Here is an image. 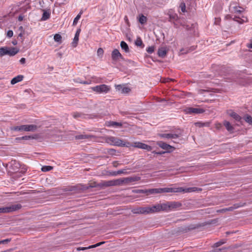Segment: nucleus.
Instances as JSON below:
<instances>
[{
  "label": "nucleus",
  "mask_w": 252,
  "mask_h": 252,
  "mask_svg": "<svg viewBox=\"0 0 252 252\" xmlns=\"http://www.w3.org/2000/svg\"><path fill=\"white\" fill-rule=\"evenodd\" d=\"M202 189L195 187L188 188H164L158 189H148V195L150 194H158L165 192H191L194 191H200Z\"/></svg>",
  "instance_id": "f257e3e1"
},
{
  "label": "nucleus",
  "mask_w": 252,
  "mask_h": 252,
  "mask_svg": "<svg viewBox=\"0 0 252 252\" xmlns=\"http://www.w3.org/2000/svg\"><path fill=\"white\" fill-rule=\"evenodd\" d=\"M18 52V49L15 47H2L0 48V56L2 57L5 55L13 56Z\"/></svg>",
  "instance_id": "f03ea898"
},
{
  "label": "nucleus",
  "mask_w": 252,
  "mask_h": 252,
  "mask_svg": "<svg viewBox=\"0 0 252 252\" xmlns=\"http://www.w3.org/2000/svg\"><path fill=\"white\" fill-rule=\"evenodd\" d=\"M37 126L35 125H26L20 126H15L12 127L11 129L18 131H34L36 130Z\"/></svg>",
  "instance_id": "7ed1b4c3"
},
{
  "label": "nucleus",
  "mask_w": 252,
  "mask_h": 252,
  "mask_svg": "<svg viewBox=\"0 0 252 252\" xmlns=\"http://www.w3.org/2000/svg\"><path fill=\"white\" fill-rule=\"evenodd\" d=\"M22 206L20 204L11 205L9 206L0 208V213H7L12 212L21 209Z\"/></svg>",
  "instance_id": "20e7f679"
},
{
  "label": "nucleus",
  "mask_w": 252,
  "mask_h": 252,
  "mask_svg": "<svg viewBox=\"0 0 252 252\" xmlns=\"http://www.w3.org/2000/svg\"><path fill=\"white\" fill-rule=\"evenodd\" d=\"M92 90L98 94H106L110 90V87L105 84L97 85L92 88Z\"/></svg>",
  "instance_id": "39448f33"
},
{
  "label": "nucleus",
  "mask_w": 252,
  "mask_h": 252,
  "mask_svg": "<svg viewBox=\"0 0 252 252\" xmlns=\"http://www.w3.org/2000/svg\"><path fill=\"white\" fill-rule=\"evenodd\" d=\"M123 185V181L122 179H119L116 180H113L107 181H103L102 186H105V187H110V186H121Z\"/></svg>",
  "instance_id": "423d86ee"
},
{
  "label": "nucleus",
  "mask_w": 252,
  "mask_h": 252,
  "mask_svg": "<svg viewBox=\"0 0 252 252\" xmlns=\"http://www.w3.org/2000/svg\"><path fill=\"white\" fill-rule=\"evenodd\" d=\"M106 141L110 145L114 146H120L123 145L122 140L121 139L113 136L106 138Z\"/></svg>",
  "instance_id": "0eeeda50"
},
{
  "label": "nucleus",
  "mask_w": 252,
  "mask_h": 252,
  "mask_svg": "<svg viewBox=\"0 0 252 252\" xmlns=\"http://www.w3.org/2000/svg\"><path fill=\"white\" fill-rule=\"evenodd\" d=\"M184 111L188 114H198L203 113L205 110L201 108L187 107L185 109Z\"/></svg>",
  "instance_id": "6e6552de"
},
{
  "label": "nucleus",
  "mask_w": 252,
  "mask_h": 252,
  "mask_svg": "<svg viewBox=\"0 0 252 252\" xmlns=\"http://www.w3.org/2000/svg\"><path fill=\"white\" fill-rule=\"evenodd\" d=\"M132 147L146 150L148 151H151L152 150V147L151 146L140 142H134L133 143Z\"/></svg>",
  "instance_id": "1a4fd4ad"
},
{
  "label": "nucleus",
  "mask_w": 252,
  "mask_h": 252,
  "mask_svg": "<svg viewBox=\"0 0 252 252\" xmlns=\"http://www.w3.org/2000/svg\"><path fill=\"white\" fill-rule=\"evenodd\" d=\"M159 136L161 138L166 139H176L179 138L181 134L180 133H161L159 134Z\"/></svg>",
  "instance_id": "9d476101"
},
{
  "label": "nucleus",
  "mask_w": 252,
  "mask_h": 252,
  "mask_svg": "<svg viewBox=\"0 0 252 252\" xmlns=\"http://www.w3.org/2000/svg\"><path fill=\"white\" fill-rule=\"evenodd\" d=\"M111 57L114 62H117L119 59H123L122 54L118 50L114 49L111 54Z\"/></svg>",
  "instance_id": "9b49d317"
},
{
  "label": "nucleus",
  "mask_w": 252,
  "mask_h": 252,
  "mask_svg": "<svg viewBox=\"0 0 252 252\" xmlns=\"http://www.w3.org/2000/svg\"><path fill=\"white\" fill-rule=\"evenodd\" d=\"M157 145L161 148L167 150L168 152L172 151V150L174 149L173 147L162 141L158 142Z\"/></svg>",
  "instance_id": "f8f14e48"
},
{
  "label": "nucleus",
  "mask_w": 252,
  "mask_h": 252,
  "mask_svg": "<svg viewBox=\"0 0 252 252\" xmlns=\"http://www.w3.org/2000/svg\"><path fill=\"white\" fill-rule=\"evenodd\" d=\"M103 182L100 183L99 184H97L95 182H93L88 184L87 185L83 186V189H88L90 188H95V187H105V186H102Z\"/></svg>",
  "instance_id": "ddd939ff"
},
{
  "label": "nucleus",
  "mask_w": 252,
  "mask_h": 252,
  "mask_svg": "<svg viewBox=\"0 0 252 252\" xmlns=\"http://www.w3.org/2000/svg\"><path fill=\"white\" fill-rule=\"evenodd\" d=\"M132 212L134 214H149V208H148V207H139L138 208L133 209L132 210Z\"/></svg>",
  "instance_id": "4468645a"
},
{
  "label": "nucleus",
  "mask_w": 252,
  "mask_h": 252,
  "mask_svg": "<svg viewBox=\"0 0 252 252\" xmlns=\"http://www.w3.org/2000/svg\"><path fill=\"white\" fill-rule=\"evenodd\" d=\"M227 113L229 116L233 118L236 121L241 122L242 117L236 113L234 112L233 110H229L227 111Z\"/></svg>",
  "instance_id": "2eb2a0df"
},
{
  "label": "nucleus",
  "mask_w": 252,
  "mask_h": 252,
  "mask_svg": "<svg viewBox=\"0 0 252 252\" xmlns=\"http://www.w3.org/2000/svg\"><path fill=\"white\" fill-rule=\"evenodd\" d=\"M170 211L181 207L182 204L180 202L169 201Z\"/></svg>",
  "instance_id": "dca6fc26"
},
{
  "label": "nucleus",
  "mask_w": 252,
  "mask_h": 252,
  "mask_svg": "<svg viewBox=\"0 0 252 252\" xmlns=\"http://www.w3.org/2000/svg\"><path fill=\"white\" fill-rule=\"evenodd\" d=\"M148 208H149V214L154 213L158 212L161 211L159 204L155 205L152 207H148Z\"/></svg>",
  "instance_id": "f3484780"
},
{
  "label": "nucleus",
  "mask_w": 252,
  "mask_h": 252,
  "mask_svg": "<svg viewBox=\"0 0 252 252\" xmlns=\"http://www.w3.org/2000/svg\"><path fill=\"white\" fill-rule=\"evenodd\" d=\"M104 243H105L104 242H101L96 243V244L90 246H89L88 247H79V248H77V250L78 251H84V250H87V249H89L96 248L97 247H98V246L101 245L102 244H104Z\"/></svg>",
  "instance_id": "a211bd4d"
},
{
  "label": "nucleus",
  "mask_w": 252,
  "mask_h": 252,
  "mask_svg": "<svg viewBox=\"0 0 252 252\" xmlns=\"http://www.w3.org/2000/svg\"><path fill=\"white\" fill-rule=\"evenodd\" d=\"M116 89L123 94H126L130 92V89L128 87H124L119 85L116 86Z\"/></svg>",
  "instance_id": "6ab92c4d"
},
{
  "label": "nucleus",
  "mask_w": 252,
  "mask_h": 252,
  "mask_svg": "<svg viewBox=\"0 0 252 252\" xmlns=\"http://www.w3.org/2000/svg\"><path fill=\"white\" fill-rule=\"evenodd\" d=\"M245 205V203H236L234 204L233 206L226 208V210H227V211H232L235 209H236L239 207H241L244 206Z\"/></svg>",
  "instance_id": "aec40b11"
},
{
  "label": "nucleus",
  "mask_w": 252,
  "mask_h": 252,
  "mask_svg": "<svg viewBox=\"0 0 252 252\" xmlns=\"http://www.w3.org/2000/svg\"><path fill=\"white\" fill-rule=\"evenodd\" d=\"M23 78H24V76L23 75H18L16 77L13 78L11 80V84L12 85H14L17 83H18V82L22 81Z\"/></svg>",
  "instance_id": "412c9836"
},
{
  "label": "nucleus",
  "mask_w": 252,
  "mask_h": 252,
  "mask_svg": "<svg viewBox=\"0 0 252 252\" xmlns=\"http://www.w3.org/2000/svg\"><path fill=\"white\" fill-rule=\"evenodd\" d=\"M167 53V50L164 47H160L158 50V55L161 58L164 57Z\"/></svg>",
  "instance_id": "4be33fe9"
},
{
  "label": "nucleus",
  "mask_w": 252,
  "mask_h": 252,
  "mask_svg": "<svg viewBox=\"0 0 252 252\" xmlns=\"http://www.w3.org/2000/svg\"><path fill=\"white\" fill-rule=\"evenodd\" d=\"M122 124L121 123L113 122V121H109L107 122V126H108L111 127H121L122 126Z\"/></svg>",
  "instance_id": "5701e85b"
},
{
  "label": "nucleus",
  "mask_w": 252,
  "mask_h": 252,
  "mask_svg": "<svg viewBox=\"0 0 252 252\" xmlns=\"http://www.w3.org/2000/svg\"><path fill=\"white\" fill-rule=\"evenodd\" d=\"M160 207V211H169V202H167L165 203L159 204Z\"/></svg>",
  "instance_id": "b1692460"
},
{
  "label": "nucleus",
  "mask_w": 252,
  "mask_h": 252,
  "mask_svg": "<svg viewBox=\"0 0 252 252\" xmlns=\"http://www.w3.org/2000/svg\"><path fill=\"white\" fill-rule=\"evenodd\" d=\"M122 179V181H123V185L137 181L136 178L134 177H127Z\"/></svg>",
  "instance_id": "393cba45"
},
{
  "label": "nucleus",
  "mask_w": 252,
  "mask_h": 252,
  "mask_svg": "<svg viewBox=\"0 0 252 252\" xmlns=\"http://www.w3.org/2000/svg\"><path fill=\"white\" fill-rule=\"evenodd\" d=\"M93 136L92 135L88 134H80L75 136V138L76 139H89L93 137Z\"/></svg>",
  "instance_id": "a878e982"
},
{
  "label": "nucleus",
  "mask_w": 252,
  "mask_h": 252,
  "mask_svg": "<svg viewBox=\"0 0 252 252\" xmlns=\"http://www.w3.org/2000/svg\"><path fill=\"white\" fill-rule=\"evenodd\" d=\"M80 32V30H77L76 32V34L75 35V36L74 37L72 44L74 47L76 46L78 41L79 40V35Z\"/></svg>",
  "instance_id": "bb28decb"
},
{
  "label": "nucleus",
  "mask_w": 252,
  "mask_h": 252,
  "mask_svg": "<svg viewBox=\"0 0 252 252\" xmlns=\"http://www.w3.org/2000/svg\"><path fill=\"white\" fill-rule=\"evenodd\" d=\"M120 46L121 48L123 50H124L126 53L129 52V49L127 43L126 42L124 41H121L120 43Z\"/></svg>",
  "instance_id": "cd10ccee"
},
{
  "label": "nucleus",
  "mask_w": 252,
  "mask_h": 252,
  "mask_svg": "<svg viewBox=\"0 0 252 252\" xmlns=\"http://www.w3.org/2000/svg\"><path fill=\"white\" fill-rule=\"evenodd\" d=\"M223 125L228 131L231 132L233 131L234 128L229 122L225 121L223 123Z\"/></svg>",
  "instance_id": "c85d7f7f"
},
{
  "label": "nucleus",
  "mask_w": 252,
  "mask_h": 252,
  "mask_svg": "<svg viewBox=\"0 0 252 252\" xmlns=\"http://www.w3.org/2000/svg\"><path fill=\"white\" fill-rule=\"evenodd\" d=\"M50 16V13L49 12H48L47 11H44L41 20L42 21H46L48 20Z\"/></svg>",
  "instance_id": "c756f323"
},
{
  "label": "nucleus",
  "mask_w": 252,
  "mask_h": 252,
  "mask_svg": "<svg viewBox=\"0 0 252 252\" xmlns=\"http://www.w3.org/2000/svg\"><path fill=\"white\" fill-rule=\"evenodd\" d=\"M138 21H139V22L140 23H141V24H144L146 23V22L147 21V18L144 15L141 14L139 15V18Z\"/></svg>",
  "instance_id": "7c9ffc66"
},
{
  "label": "nucleus",
  "mask_w": 252,
  "mask_h": 252,
  "mask_svg": "<svg viewBox=\"0 0 252 252\" xmlns=\"http://www.w3.org/2000/svg\"><path fill=\"white\" fill-rule=\"evenodd\" d=\"M170 21H177L178 19V15L175 13L169 14Z\"/></svg>",
  "instance_id": "2f4dec72"
},
{
  "label": "nucleus",
  "mask_w": 252,
  "mask_h": 252,
  "mask_svg": "<svg viewBox=\"0 0 252 252\" xmlns=\"http://www.w3.org/2000/svg\"><path fill=\"white\" fill-rule=\"evenodd\" d=\"M133 192L136 193H145L148 195V189H135L133 190Z\"/></svg>",
  "instance_id": "473e14b6"
},
{
  "label": "nucleus",
  "mask_w": 252,
  "mask_h": 252,
  "mask_svg": "<svg viewBox=\"0 0 252 252\" xmlns=\"http://www.w3.org/2000/svg\"><path fill=\"white\" fill-rule=\"evenodd\" d=\"M62 38L61 35L59 34H56L54 36V40L58 42H61Z\"/></svg>",
  "instance_id": "72a5a7b5"
},
{
  "label": "nucleus",
  "mask_w": 252,
  "mask_h": 252,
  "mask_svg": "<svg viewBox=\"0 0 252 252\" xmlns=\"http://www.w3.org/2000/svg\"><path fill=\"white\" fill-rule=\"evenodd\" d=\"M53 167L51 166H44L41 168V170L43 172H47L51 170Z\"/></svg>",
  "instance_id": "f704fd0d"
},
{
  "label": "nucleus",
  "mask_w": 252,
  "mask_h": 252,
  "mask_svg": "<svg viewBox=\"0 0 252 252\" xmlns=\"http://www.w3.org/2000/svg\"><path fill=\"white\" fill-rule=\"evenodd\" d=\"M104 51L102 48H99L97 51V55L99 58H101L103 57Z\"/></svg>",
  "instance_id": "c9c22d12"
},
{
  "label": "nucleus",
  "mask_w": 252,
  "mask_h": 252,
  "mask_svg": "<svg viewBox=\"0 0 252 252\" xmlns=\"http://www.w3.org/2000/svg\"><path fill=\"white\" fill-rule=\"evenodd\" d=\"M245 120L250 125H252V117L249 115H247L245 117Z\"/></svg>",
  "instance_id": "e433bc0d"
},
{
  "label": "nucleus",
  "mask_w": 252,
  "mask_h": 252,
  "mask_svg": "<svg viewBox=\"0 0 252 252\" xmlns=\"http://www.w3.org/2000/svg\"><path fill=\"white\" fill-rule=\"evenodd\" d=\"M75 81L76 82H78L81 84H90L91 83L90 81H81L79 78H77L75 80Z\"/></svg>",
  "instance_id": "4c0bfd02"
},
{
  "label": "nucleus",
  "mask_w": 252,
  "mask_h": 252,
  "mask_svg": "<svg viewBox=\"0 0 252 252\" xmlns=\"http://www.w3.org/2000/svg\"><path fill=\"white\" fill-rule=\"evenodd\" d=\"M234 20L240 24H242L245 22L244 19H240L239 17L237 16H235L234 18Z\"/></svg>",
  "instance_id": "58836bf2"
},
{
  "label": "nucleus",
  "mask_w": 252,
  "mask_h": 252,
  "mask_svg": "<svg viewBox=\"0 0 252 252\" xmlns=\"http://www.w3.org/2000/svg\"><path fill=\"white\" fill-rule=\"evenodd\" d=\"M225 243V241H223V240H221V241H220L217 243H216L215 244H214V247H219L221 245H222V244H224Z\"/></svg>",
  "instance_id": "ea45409f"
},
{
  "label": "nucleus",
  "mask_w": 252,
  "mask_h": 252,
  "mask_svg": "<svg viewBox=\"0 0 252 252\" xmlns=\"http://www.w3.org/2000/svg\"><path fill=\"white\" fill-rule=\"evenodd\" d=\"M122 145L120 146V147H132V144H131V143H129V142H127V143H125L124 142V141L122 140Z\"/></svg>",
  "instance_id": "a19ab883"
},
{
  "label": "nucleus",
  "mask_w": 252,
  "mask_h": 252,
  "mask_svg": "<svg viewBox=\"0 0 252 252\" xmlns=\"http://www.w3.org/2000/svg\"><path fill=\"white\" fill-rule=\"evenodd\" d=\"M142 41L140 38L137 39V40L135 41L136 45H137V46H141L142 45Z\"/></svg>",
  "instance_id": "79ce46f5"
},
{
  "label": "nucleus",
  "mask_w": 252,
  "mask_h": 252,
  "mask_svg": "<svg viewBox=\"0 0 252 252\" xmlns=\"http://www.w3.org/2000/svg\"><path fill=\"white\" fill-rule=\"evenodd\" d=\"M80 17H81L80 16V15H77V16L74 18L73 22V26H75L77 24L78 21L80 19Z\"/></svg>",
  "instance_id": "37998d69"
},
{
  "label": "nucleus",
  "mask_w": 252,
  "mask_h": 252,
  "mask_svg": "<svg viewBox=\"0 0 252 252\" xmlns=\"http://www.w3.org/2000/svg\"><path fill=\"white\" fill-rule=\"evenodd\" d=\"M180 7L182 12H185L186 11V5L185 3H181Z\"/></svg>",
  "instance_id": "c03bdc74"
},
{
  "label": "nucleus",
  "mask_w": 252,
  "mask_h": 252,
  "mask_svg": "<svg viewBox=\"0 0 252 252\" xmlns=\"http://www.w3.org/2000/svg\"><path fill=\"white\" fill-rule=\"evenodd\" d=\"M234 13H235L236 14H240L242 11V10L241 9L240 7H235L234 8Z\"/></svg>",
  "instance_id": "a18cd8bd"
},
{
  "label": "nucleus",
  "mask_w": 252,
  "mask_h": 252,
  "mask_svg": "<svg viewBox=\"0 0 252 252\" xmlns=\"http://www.w3.org/2000/svg\"><path fill=\"white\" fill-rule=\"evenodd\" d=\"M32 138L33 137L31 136H24L22 137L18 138L17 139L27 140H29Z\"/></svg>",
  "instance_id": "49530a36"
},
{
  "label": "nucleus",
  "mask_w": 252,
  "mask_h": 252,
  "mask_svg": "<svg viewBox=\"0 0 252 252\" xmlns=\"http://www.w3.org/2000/svg\"><path fill=\"white\" fill-rule=\"evenodd\" d=\"M13 32L12 30H8L7 31L6 36L10 38L13 36Z\"/></svg>",
  "instance_id": "de8ad7c7"
},
{
  "label": "nucleus",
  "mask_w": 252,
  "mask_h": 252,
  "mask_svg": "<svg viewBox=\"0 0 252 252\" xmlns=\"http://www.w3.org/2000/svg\"><path fill=\"white\" fill-rule=\"evenodd\" d=\"M72 115L74 118H78L81 117L82 116V115L80 113H78V112L73 113L72 114Z\"/></svg>",
  "instance_id": "09e8293b"
},
{
  "label": "nucleus",
  "mask_w": 252,
  "mask_h": 252,
  "mask_svg": "<svg viewBox=\"0 0 252 252\" xmlns=\"http://www.w3.org/2000/svg\"><path fill=\"white\" fill-rule=\"evenodd\" d=\"M195 125L196 126H198V127H203L204 126H205V124L204 123H201V122H197V123H195Z\"/></svg>",
  "instance_id": "8fccbe9b"
},
{
  "label": "nucleus",
  "mask_w": 252,
  "mask_h": 252,
  "mask_svg": "<svg viewBox=\"0 0 252 252\" xmlns=\"http://www.w3.org/2000/svg\"><path fill=\"white\" fill-rule=\"evenodd\" d=\"M125 170H118L116 173H114L112 175H118V174H123V173H125Z\"/></svg>",
  "instance_id": "3c124183"
},
{
  "label": "nucleus",
  "mask_w": 252,
  "mask_h": 252,
  "mask_svg": "<svg viewBox=\"0 0 252 252\" xmlns=\"http://www.w3.org/2000/svg\"><path fill=\"white\" fill-rule=\"evenodd\" d=\"M226 211H227V210H226V208H223V209H220V210H219L217 211V212H219V213H225L226 212Z\"/></svg>",
  "instance_id": "603ef678"
},
{
  "label": "nucleus",
  "mask_w": 252,
  "mask_h": 252,
  "mask_svg": "<svg viewBox=\"0 0 252 252\" xmlns=\"http://www.w3.org/2000/svg\"><path fill=\"white\" fill-rule=\"evenodd\" d=\"M148 53H152L154 52V48L153 47H149L147 50Z\"/></svg>",
  "instance_id": "864d4df0"
},
{
  "label": "nucleus",
  "mask_w": 252,
  "mask_h": 252,
  "mask_svg": "<svg viewBox=\"0 0 252 252\" xmlns=\"http://www.w3.org/2000/svg\"><path fill=\"white\" fill-rule=\"evenodd\" d=\"M26 62V59L24 58H22L20 60V63L21 64H24Z\"/></svg>",
  "instance_id": "5fc2aeb1"
},
{
  "label": "nucleus",
  "mask_w": 252,
  "mask_h": 252,
  "mask_svg": "<svg viewBox=\"0 0 252 252\" xmlns=\"http://www.w3.org/2000/svg\"><path fill=\"white\" fill-rule=\"evenodd\" d=\"M10 239H5V240H1V242H2V244H5V243H8V242H10Z\"/></svg>",
  "instance_id": "6e6d98bb"
},
{
  "label": "nucleus",
  "mask_w": 252,
  "mask_h": 252,
  "mask_svg": "<svg viewBox=\"0 0 252 252\" xmlns=\"http://www.w3.org/2000/svg\"><path fill=\"white\" fill-rule=\"evenodd\" d=\"M11 165H12V164H15V165H16V166L17 168H18V166H17V165H18V163H17V162H16V161H15V160H14V161H12V162H11Z\"/></svg>",
  "instance_id": "4d7b16f0"
},
{
  "label": "nucleus",
  "mask_w": 252,
  "mask_h": 252,
  "mask_svg": "<svg viewBox=\"0 0 252 252\" xmlns=\"http://www.w3.org/2000/svg\"><path fill=\"white\" fill-rule=\"evenodd\" d=\"M153 153H155V154H159V155H161L162 154H163L165 153V152H153Z\"/></svg>",
  "instance_id": "13d9d810"
},
{
  "label": "nucleus",
  "mask_w": 252,
  "mask_h": 252,
  "mask_svg": "<svg viewBox=\"0 0 252 252\" xmlns=\"http://www.w3.org/2000/svg\"><path fill=\"white\" fill-rule=\"evenodd\" d=\"M18 20L20 21H21L23 20V17L22 16H19L18 17Z\"/></svg>",
  "instance_id": "bf43d9fd"
},
{
  "label": "nucleus",
  "mask_w": 252,
  "mask_h": 252,
  "mask_svg": "<svg viewBox=\"0 0 252 252\" xmlns=\"http://www.w3.org/2000/svg\"><path fill=\"white\" fill-rule=\"evenodd\" d=\"M82 13H83V11L81 10L78 15H80V16L81 17V16L82 14Z\"/></svg>",
  "instance_id": "052dcab7"
},
{
  "label": "nucleus",
  "mask_w": 252,
  "mask_h": 252,
  "mask_svg": "<svg viewBox=\"0 0 252 252\" xmlns=\"http://www.w3.org/2000/svg\"><path fill=\"white\" fill-rule=\"evenodd\" d=\"M23 34L22 33H20L19 34V36H22Z\"/></svg>",
  "instance_id": "680f3d73"
},
{
  "label": "nucleus",
  "mask_w": 252,
  "mask_h": 252,
  "mask_svg": "<svg viewBox=\"0 0 252 252\" xmlns=\"http://www.w3.org/2000/svg\"><path fill=\"white\" fill-rule=\"evenodd\" d=\"M125 19H126V20H127V17H125Z\"/></svg>",
  "instance_id": "e2e57ef3"
},
{
  "label": "nucleus",
  "mask_w": 252,
  "mask_h": 252,
  "mask_svg": "<svg viewBox=\"0 0 252 252\" xmlns=\"http://www.w3.org/2000/svg\"><path fill=\"white\" fill-rule=\"evenodd\" d=\"M250 47L252 48V44L250 46Z\"/></svg>",
  "instance_id": "0e129e2a"
},
{
  "label": "nucleus",
  "mask_w": 252,
  "mask_h": 252,
  "mask_svg": "<svg viewBox=\"0 0 252 252\" xmlns=\"http://www.w3.org/2000/svg\"><path fill=\"white\" fill-rule=\"evenodd\" d=\"M0 244H2V243L1 242V241H0Z\"/></svg>",
  "instance_id": "69168bd1"
}]
</instances>
